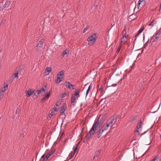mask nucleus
I'll use <instances>...</instances> for the list:
<instances>
[{
  "instance_id": "obj_8",
  "label": "nucleus",
  "mask_w": 161,
  "mask_h": 161,
  "mask_svg": "<svg viewBox=\"0 0 161 161\" xmlns=\"http://www.w3.org/2000/svg\"><path fill=\"white\" fill-rule=\"evenodd\" d=\"M34 92V90L30 89L27 92L26 95L28 97H30L33 94Z\"/></svg>"
},
{
  "instance_id": "obj_40",
  "label": "nucleus",
  "mask_w": 161,
  "mask_h": 161,
  "mask_svg": "<svg viewBox=\"0 0 161 161\" xmlns=\"http://www.w3.org/2000/svg\"><path fill=\"white\" fill-rule=\"evenodd\" d=\"M64 133H62L61 135L60 138H59V140H62V138L64 137Z\"/></svg>"
},
{
  "instance_id": "obj_63",
  "label": "nucleus",
  "mask_w": 161,
  "mask_h": 161,
  "mask_svg": "<svg viewBox=\"0 0 161 161\" xmlns=\"http://www.w3.org/2000/svg\"><path fill=\"white\" fill-rule=\"evenodd\" d=\"M130 1H131L132 0H129Z\"/></svg>"
},
{
  "instance_id": "obj_16",
  "label": "nucleus",
  "mask_w": 161,
  "mask_h": 161,
  "mask_svg": "<svg viewBox=\"0 0 161 161\" xmlns=\"http://www.w3.org/2000/svg\"><path fill=\"white\" fill-rule=\"evenodd\" d=\"M11 3L10 1H6L4 4L3 6L4 8H5L8 7L9 5Z\"/></svg>"
},
{
  "instance_id": "obj_34",
  "label": "nucleus",
  "mask_w": 161,
  "mask_h": 161,
  "mask_svg": "<svg viewBox=\"0 0 161 161\" xmlns=\"http://www.w3.org/2000/svg\"><path fill=\"white\" fill-rule=\"evenodd\" d=\"M136 116H134L132 117V119H131L130 120V122H133L136 119Z\"/></svg>"
},
{
  "instance_id": "obj_37",
  "label": "nucleus",
  "mask_w": 161,
  "mask_h": 161,
  "mask_svg": "<svg viewBox=\"0 0 161 161\" xmlns=\"http://www.w3.org/2000/svg\"><path fill=\"white\" fill-rule=\"evenodd\" d=\"M108 123L107 124H108V125H109L112 124L113 122L112 121V120H110V119H109L108 120Z\"/></svg>"
},
{
  "instance_id": "obj_61",
  "label": "nucleus",
  "mask_w": 161,
  "mask_h": 161,
  "mask_svg": "<svg viewBox=\"0 0 161 161\" xmlns=\"http://www.w3.org/2000/svg\"><path fill=\"white\" fill-rule=\"evenodd\" d=\"M160 138H161V135H160Z\"/></svg>"
},
{
  "instance_id": "obj_31",
  "label": "nucleus",
  "mask_w": 161,
  "mask_h": 161,
  "mask_svg": "<svg viewBox=\"0 0 161 161\" xmlns=\"http://www.w3.org/2000/svg\"><path fill=\"white\" fill-rule=\"evenodd\" d=\"M136 16V15L135 14H132L130 15L129 16V17L130 18V19H132V20H134L135 19V18H133V17L134 16Z\"/></svg>"
},
{
  "instance_id": "obj_56",
  "label": "nucleus",
  "mask_w": 161,
  "mask_h": 161,
  "mask_svg": "<svg viewBox=\"0 0 161 161\" xmlns=\"http://www.w3.org/2000/svg\"><path fill=\"white\" fill-rule=\"evenodd\" d=\"M45 156V154H43L41 157V158H44Z\"/></svg>"
},
{
  "instance_id": "obj_23",
  "label": "nucleus",
  "mask_w": 161,
  "mask_h": 161,
  "mask_svg": "<svg viewBox=\"0 0 161 161\" xmlns=\"http://www.w3.org/2000/svg\"><path fill=\"white\" fill-rule=\"evenodd\" d=\"M158 34L157 35V34H155V37L154 38H153L152 39V40L153 39L152 41L153 42H154L155 41H156L157 40H158Z\"/></svg>"
},
{
  "instance_id": "obj_45",
  "label": "nucleus",
  "mask_w": 161,
  "mask_h": 161,
  "mask_svg": "<svg viewBox=\"0 0 161 161\" xmlns=\"http://www.w3.org/2000/svg\"><path fill=\"white\" fill-rule=\"evenodd\" d=\"M77 149V147H75L74 148V149H73V150H74L73 154H75V151H76Z\"/></svg>"
},
{
  "instance_id": "obj_50",
  "label": "nucleus",
  "mask_w": 161,
  "mask_h": 161,
  "mask_svg": "<svg viewBox=\"0 0 161 161\" xmlns=\"http://www.w3.org/2000/svg\"><path fill=\"white\" fill-rule=\"evenodd\" d=\"M148 131V130H147V131L144 132L143 133L140 134V135L141 136H142V135H143V134H145Z\"/></svg>"
},
{
  "instance_id": "obj_39",
  "label": "nucleus",
  "mask_w": 161,
  "mask_h": 161,
  "mask_svg": "<svg viewBox=\"0 0 161 161\" xmlns=\"http://www.w3.org/2000/svg\"><path fill=\"white\" fill-rule=\"evenodd\" d=\"M116 119V117L112 116L110 119L111 120H112V121L113 122L115 119Z\"/></svg>"
},
{
  "instance_id": "obj_3",
  "label": "nucleus",
  "mask_w": 161,
  "mask_h": 161,
  "mask_svg": "<svg viewBox=\"0 0 161 161\" xmlns=\"http://www.w3.org/2000/svg\"><path fill=\"white\" fill-rule=\"evenodd\" d=\"M97 37L96 35V34L94 33L91 36H90L87 39V41L88 42H91L90 43H89L88 45L90 46L92 45L96 42V38Z\"/></svg>"
},
{
  "instance_id": "obj_38",
  "label": "nucleus",
  "mask_w": 161,
  "mask_h": 161,
  "mask_svg": "<svg viewBox=\"0 0 161 161\" xmlns=\"http://www.w3.org/2000/svg\"><path fill=\"white\" fill-rule=\"evenodd\" d=\"M68 94V93H63L62 94V97L63 98V97H66L67 96V94Z\"/></svg>"
},
{
  "instance_id": "obj_28",
  "label": "nucleus",
  "mask_w": 161,
  "mask_h": 161,
  "mask_svg": "<svg viewBox=\"0 0 161 161\" xmlns=\"http://www.w3.org/2000/svg\"><path fill=\"white\" fill-rule=\"evenodd\" d=\"M68 52V51L67 49H66L65 50H64L62 53V56H64L65 55L67 54V52Z\"/></svg>"
},
{
  "instance_id": "obj_59",
  "label": "nucleus",
  "mask_w": 161,
  "mask_h": 161,
  "mask_svg": "<svg viewBox=\"0 0 161 161\" xmlns=\"http://www.w3.org/2000/svg\"><path fill=\"white\" fill-rule=\"evenodd\" d=\"M1 23H2V22H0V25H1Z\"/></svg>"
},
{
  "instance_id": "obj_60",
  "label": "nucleus",
  "mask_w": 161,
  "mask_h": 161,
  "mask_svg": "<svg viewBox=\"0 0 161 161\" xmlns=\"http://www.w3.org/2000/svg\"><path fill=\"white\" fill-rule=\"evenodd\" d=\"M115 42H117V41L116 40H115Z\"/></svg>"
},
{
  "instance_id": "obj_5",
  "label": "nucleus",
  "mask_w": 161,
  "mask_h": 161,
  "mask_svg": "<svg viewBox=\"0 0 161 161\" xmlns=\"http://www.w3.org/2000/svg\"><path fill=\"white\" fill-rule=\"evenodd\" d=\"M142 120L141 119L140 120V121L139 123L138 124V125L137 126V129L136 131V132L135 133V135H140V133L139 132V130L140 128H141L142 127Z\"/></svg>"
},
{
  "instance_id": "obj_14",
  "label": "nucleus",
  "mask_w": 161,
  "mask_h": 161,
  "mask_svg": "<svg viewBox=\"0 0 161 161\" xmlns=\"http://www.w3.org/2000/svg\"><path fill=\"white\" fill-rule=\"evenodd\" d=\"M79 90H77L75 92V94H73L72 95H73L74 97H75V96H76L78 98L80 96L79 95Z\"/></svg>"
},
{
  "instance_id": "obj_32",
  "label": "nucleus",
  "mask_w": 161,
  "mask_h": 161,
  "mask_svg": "<svg viewBox=\"0 0 161 161\" xmlns=\"http://www.w3.org/2000/svg\"><path fill=\"white\" fill-rule=\"evenodd\" d=\"M158 157L156 156L154 158H153V159H152L151 161H158Z\"/></svg>"
},
{
  "instance_id": "obj_2",
  "label": "nucleus",
  "mask_w": 161,
  "mask_h": 161,
  "mask_svg": "<svg viewBox=\"0 0 161 161\" xmlns=\"http://www.w3.org/2000/svg\"><path fill=\"white\" fill-rule=\"evenodd\" d=\"M97 130L95 128L94 126H92L88 133L83 139V142L84 143L86 142L88 139L91 137L92 135H93L95 133H97V131H96Z\"/></svg>"
},
{
  "instance_id": "obj_6",
  "label": "nucleus",
  "mask_w": 161,
  "mask_h": 161,
  "mask_svg": "<svg viewBox=\"0 0 161 161\" xmlns=\"http://www.w3.org/2000/svg\"><path fill=\"white\" fill-rule=\"evenodd\" d=\"M51 95V93L49 92L48 93L46 94L41 101V103H42L46 99H48Z\"/></svg>"
},
{
  "instance_id": "obj_33",
  "label": "nucleus",
  "mask_w": 161,
  "mask_h": 161,
  "mask_svg": "<svg viewBox=\"0 0 161 161\" xmlns=\"http://www.w3.org/2000/svg\"><path fill=\"white\" fill-rule=\"evenodd\" d=\"M4 95L3 92H0V101L1 100L2 98L3 97Z\"/></svg>"
},
{
  "instance_id": "obj_46",
  "label": "nucleus",
  "mask_w": 161,
  "mask_h": 161,
  "mask_svg": "<svg viewBox=\"0 0 161 161\" xmlns=\"http://www.w3.org/2000/svg\"><path fill=\"white\" fill-rule=\"evenodd\" d=\"M18 72H16L14 74V75L15 77H18Z\"/></svg>"
},
{
  "instance_id": "obj_36",
  "label": "nucleus",
  "mask_w": 161,
  "mask_h": 161,
  "mask_svg": "<svg viewBox=\"0 0 161 161\" xmlns=\"http://www.w3.org/2000/svg\"><path fill=\"white\" fill-rule=\"evenodd\" d=\"M144 29V27H143L142 28H141L140 29L139 31H138V34H140L141 33H142V31H143Z\"/></svg>"
},
{
  "instance_id": "obj_18",
  "label": "nucleus",
  "mask_w": 161,
  "mask_h": 161,
  "mask_svg": "<svg viewBox=\"0 0 161 161\" xmlns=\"http://www.w3.org/2000/svg\"><path fill=\"white\" fill-rule=\"evenodd\" d=\"M128 37V36L127 35H124V36L121 39V41H120L121 43H122L123 42H124V43H125V42H126V40H123V39H124L125 38L127 39Z\"/></svg>"
},
{
  "instance_id": "obj_35",
  "label": "nucleus",
  "mask_w": 161,
  "mask_h": 161,
  "mask_svg": "<svg viewBox=\"0 0 161 161\" xmlns=\"http://www.w3.org/2000/svg\"><path fill=\"white\" fill-rule=\"evenodd\" d=\"M89 28V26H87L83 30V33H85Z\"/></svg>"
},
{
  "instance_id": "obj_58",
  "label": "nucleus",
  "mask_w": 161,
  "mask_h": 161,
  "mask_svg": "<svg viewBox=\"0 0 161 161\" xmlns=\"http://www.w3.org/2000/svg\"><path fill=\"white\" fill-rule=\"evenodd\" d=\"M18 110H19V109H18V108H17L16 110V114L17 113V112L18 111Z\"/></svg>"
},
{
  "instance_id": "obj_53",
  "label": "nucleus",
  "mask_w": 161,
  "mask_h": 161,
  "mask_svg": "<svg viewBox=\"0 0 161 161\" xmlns=\"http://www.w3.org/2000/svg\"><path fill=\"white\" fill-rule=\"evenodd\" d=\"M79 143H80V142H78L76 144V147H78V145H79Z\"/></svg>"
},
{
  "instance_id": "obj_41",
  "label": "nucleus",
  "mask_w": 161,
  "mask_h": 161,
  "mask_svg": "<svg viewBox=\"0 0 161 161\" xmlns=\"http://www.w3.org/2000/svg\"><path fill=\"white\" fill-rule=\"evenodd\" d=\"M53 111H52L51 113L49 115V116L50 117H51L53 115V114L54 113V112H53Z\"/></svg>"
},
{
  "instance_id": "obj_49",
  "label": "nucleus",
  "mask_w": 161,
  "mask_h": 161,
  "mask_svg": "<svg viewBox=\"0 0 161 161\" xmlns=\"http://www.w3.org/2000/svg\"><path fill=\"white\" fill-rule=\"evenodd\" d=\"M139 34H138V32L137 34H136L135 35V36L136 37V38H135V40H134V41H135L136 40V37L138 36L139 35Z\"/></svg>"
},
{
  "instance_id": "obj_13",
  "label": "nucleus",
  "mask_w": 161,
  "mask_h": 161,
  "mask_svg": "<svg viewBox=\"0 0 161 161\" xmlns=\"http://www.w3.org/2000/svg\"><path fill=\"white\" fill-rule=\"evenodd\" d=\"M104 131L101 128L100 131H99L98 133L97 134V137L98 138H99L101 136L102 134L103 133Z\"/></svg>"
},
{
  "instance_id": "obj_54",
  "label": "nucleus",
  "mask_w": 161,
  "mask_h": 161,
  "mask_svg": "<svg viewBox=\"0 0 161 161\" xmlns=\"http://www.w3.org/2000/svg\"><path fill=\"white\" fill-rule=\"evenodd\" d=\"M117 86V84H114L112 85V86Z\"/></svg>"
},
{
  "instance_id": "obj_29",
  "label": "nucleus",
  "mask_w": 161,
  "mask_h": 161,
  "mask_svg": "<svg viewBox=\"0 0 161 161\" xmlns=\"http://www.w3.org/2000/svg\"><path fill=\"white\" fill-rule=\"evenodd\" d=\"M92 86V84H91L89 86L88 89L87 90V91L86 92V96L87 95L88 92L89 91V90H90L91 87Z\"/></svg>"
},
{
  "instance_id": "obj_44",
  "label": "nucleus",
  "mask_w": 161,
  "mask_h": 161,
  "mask_svg": "<svg viewBox=\"0 0 161 161\" xmlns=\"http://www.w3.org/2000/svg\"><path fill=\"white\" fill-rule=\"evenodd\" d=\"M60 104L61 103L60 102L57 101L56 103V106H59L60 105Z\"/></svg>"
},
{
  "instance_id": "obj_15",
  "label": "nucleus",
  "mask_w": 161,
  "mask_h": 161,
  "mask_svg": "<svg viewBox=\"0 0 161 161\" xmlns=\"http://www.w3.org/2000/svg\"><path fill=\"white\" fill-rule=\"evenodd\" d=\"M100 152L99 150L98 151H97V152H96L95 153V154L94 157V158H93V160H95V158L96 157H98V156L100 155Z\"/></svg>"
},
{
  "instance_id": "obj_30",
  "label": "nucleus",
  "mask_w": 161,
  "mask_h": 161,
  "mask_svg": "<svg viewBox=\"0 0 161 161\" xmlns=\"http://www.w3.org/2000/svg\"><path fill=\"white\" fill-rule=\"evenodd\" d=\"M49 157V155L47 154L46 156V158H44L42 161H47Z\"/></svg>"
},
{
  "instance_id": "obj_62",
  "label": "nucleus",
  "mask_w": 161,
  "mask_h": 161,
  "mask_svg": "<svg viewBox=\"0 0 161 161\" xmlns=\"http://www.w3.org/2000/svg\"><path fill=\"white\" fill-rule=\"evenodd\" d=\"M1 65H0V69H1Z\"/></svg>"
},
{
  "instance_id": "obj_42",
  "label": "nucleus",
  "mask_w": 161,
  "mask_h": 161,
  "mask_svg": "<svg viewBox=\"0 0 161 161\" xmlns=\"http://www.w3.org/2000/svg\"><path fill=\"white\" fill-rule=\"evenodd\" d=\"M40 90L41 92L42 91H43L44 93L46 92V90L43 87L40 90Z\"/></svg>"
},
{
  "instance_id": "obj_11",
  "label": "nucleus",
  "mask_w": 161,
  "mask_h": 161,
  "mask_svg": "<svg viewBox=\"0 0 161 161\" xmlns=\"http://www.w3.org/2000/svg\"><path fill=\"white\" fill-rule=\"evenodd\" d=\"M40 92H41L40 90H37L36 91V93L33 95V97L34 99L38 97V94H39V93Z\"/></svg>"
},
{
  "instance_id": "obj_21",
  "label": "nucleus",
  "mask_w": 161,
  "mask_h": 161,
  "mask_svg": "<svg viewBox=\"0 0 161 161\" xmlns=\"http://www.w3.org/2000/svg\"><path fill=\"white\" fill-rule=\"evenodd\" d=\"M109 127V125L108 124H106V125H104L102 128V129L104 131L106 130Z\"/></svg>"
},
{
  "instance_id": "obj_20",
  "label": "nucleus",
  "mask_w": 161,
  "mask_h": 161,
  "mask_svg": "<svg viewBox=\"0 0 161 161\" xmlns=\"http://www.w3.org/2000/svg\"><path fill=\"white\" fill-rule=\"evenodd\" d=\"M157 23L156 21H155L154 19H153L152 21L151 22V23L149 24V26H153L154 24H156Z\"/></svg>"
},
{
  "instance_id": "obj_25",
  "label": "nucleus",
  "mask_w": 161,
  "mask_h": 161,
  "mask_svg": "<svg viewBox=\"0 0 161 161\" xmlns=\"http://www.w3.org/2000/svg\"><path fill=\"white\" fill-rule=\"evenodd\" d=\"M5 8L3 7H0V14L3 13L4 11Z\"/></svg>"
},
{
  "instance_id": "obj_55",
  "label": "nucleus",
  "mask_w": 161,
  "mask_h": 161,
  "mask_svg": "<svg viewBox=\"0 0 161 161\" xmlns=\"http://www.w3.org/2000/svg\"><path fill=\"white\" fill-rule=\"evenodd\" d=\"M99 91H101V92H102L103 91V89L102 88H100V89H99Z\"/></svg>"
},
{
  "instance_id": "obj_57",
  "label": "nucleus",
  "mask_w": 161,
  "mask_h": 161,
  "mask_svg": "<svg viewBox=\"0 0 161 161\" xmlns=\"http://www.w3.org/2000/svg\"><path fill=\"white\" fill-rule=\"evenodd\" d=\"M24 133H23V134H21V135H20V136L21 137H23L24 136Z\"/></svg>"
},
{
  "instance_id": "obj_12",
  "label": "nucleus",
  "mask_w": 161,
  "mask_h": 161,
  "mask_svg": "<svg viewBox=\"0 0 161 161\" xmlns=\"http://www.w3.org/2000/svg\"><path fill=\"white\" fill-rule=\"evenodd\" d=\"M66 106H63L61 108V109L60 110V115H63L64 113L66 110Z\"/></svg>"
},
{
  "instance_id": "obj_43",
  "label": "nucleus",
  "mask_w": 161,
  "mask_h": 161,
  "mask_svg": "<svg viewBox=\"0 0 161 161\" xmlns=\"http://www.w3.org/2000/svg\"><path fill=\"white\" fill-rule=\"evenodd\" d=\"M75 86L74 85H72L71 84V85L70 86V88H69L70 89H74V87Z\"/></svg>"
},
{
  "instance_id": "obj_1",
  "label": "nucleus",
  "mask_w": 161,
  "mask_h": 161,
  "mask_svg": "<svg viewBox=\"0 0 161 161\" xmlns=\"http://www.w3.org/2000/svg\"><path fill=\"white\" fill-rule=\"evenodd\" d=\"M105 119V116H103L99 120V119L97 120H95L92 126L97 130L98 129L102 126L103 124Z\"/></svg>"
},
{
  "instance_id": "obj_26",
  "label": "nucleus",
  "mask_w": 161,
  "mask_h": 161,
  "mask_svg": "<svg viewBox=\"0 0 161 161\" xmlns=\"http://www.w3.org/2000/svg\"><path fill=\"white\" fill-rule=\"evenodd\" d=\"M144 2L145 0H139L138 2V5L139 6V5L140 4H143L144 3Z\"/></svg>"
},
{
  "instance_id": "obj_7",
  "label": "nucleus",
  "mask_w": 161,
  "mask_h": 161,
  "mask_svg": "<svg viewBox=\"0 0 161 161\" xmlns=\"http://www.w3.org/2000/svg\"><path fill=\"white\" fill-rule=\"evenodd\" d=\"M71 103L73 106L75 105V103H76V100L75 97H74L72 95L71 99Z\"/></svg>"
},
{
  "instance_id": "obj_22",
  "label": "nucleus",
  "mask_w": 161,
  "mask_h": 161,
  "mask_svg": "<svg viewBox=\"0 0 161 161\" xmlns=\"http://www.w3.org/2000/svg\"><path fill=\"white\" fill-rule=\"evenodd\" d=\"M51 68L50 67H47L45 69V71L47 72L46 75H48L49 72H51Z\"/></svg>"
},
{
  "instance_id": "obj_51",
  "label": "nucleus",
  "mask_w": 161,
  "mask_h": 161,
  "mask_svg": "<svg viewBox=\"0 0 161 161\" xmlns=\"http://www.w3.org/2000/svg\"><path fill=\"white\" fill-rule=\"evenodd\" d=\"M148 131V130H147V131L144 132L143 133L140 134V135L141 136H142V135H143V134H145Z\"/></svg>"
},
{
  "instance_id": "obj_47",
  "label": "nucleus",
  "mask_w": 161,
  "mask_h": 161,
  "mask_svg": "<svg viewBox=\"0 0 161 161\" xmlns=\"http://www.w3.org/2000/svg\"><path fill=\"white\" fill-rule=\"evenodd\" d=\"M53 110H53L52 111H53V112H54L55 113V112L57 111V108L55 107H54L53 109Z\"/></svg>"
},
{
  "instance_id": "obj_52",
  "label": "nucleus",
  "mask_w": 161,
  "mask_h": 161,
  "mask_svg": "<svg viewBox=\"0 0 161 161\" xmlns=\"http://www.w3.org/2000/svg\"><path fill=\"white\" fill-rule=\"evenodd\" d=\"M74 154H73V152H72V154H71V158H70V159H71L73 157V156H74Z\"/></svg>"
},
{
  "instance_id": "obj_17",
  "label": "nucleus",
  "mask_w": 161,
  "mask_h": 161,
  "mask_svg": "<svg viewBox=\"0 0 161 161\" xmlns=\"http://www.w3.org/2000/svg\"><path fill=\"white\" fill-rule=\"evenodd\" d=\"M62 81V80L60 79V77L59 76H57V79L55 80V83L56 84H58Z\"/></svg>"
},
{
  "instance_id": "obj_24",
  "label": "nucleus",
  "mask_w": 161,
  "mask_h": 161,
  "mask_svg": "<svg viewBox=\"0 0 161 161\" xmlns=\"http://www.w3.org/2000/svg\"><path fill=\"white\" fill-rule=\"evenodd\" d=\"M122 43L120 42V43H119V46L117 50V51H116V53H118L120 51V49L121 47Z\"/></svg>"
},
{
  "instance_id": "obj_4",
  "label": "nucleus",
  "mask_w": 161,
  "mask_h": 161,
  "mask_svg": "<svg viewBox=\"0 0 161 161\" xmlns=\"http://www.w3.org/2000/svg\"><path fill=\"white\" fill-rule=\"evenodd\" d=\"M44 42V40L43 39H41L39 41L36 47V49L37 51H41L42 49L43 44Z\"/></svg>"
},
{
  "instance_id": "obj_9",
  "label": "nucleus",
  "mask_w": 161,
  "mask_h": 161,
  "mask_svg": "<svg viewBox=\"0 0 161 161\" xmlns=\"http://www.w3.org/2000/svg\"><path fill=\"white\" fill-rule=\"evenodd\" d=\"M8 85L6 84L5 86H4L3 87L1 88L0 91V92H4L5 91H6L8 89Z\"/></svg>"
},
{
  "instance_id": "obj_27",
  "label": "nucleus",
  "mask_w": 161,
  "mask_h": 161,
  "mask_svg": "<svg viewBox=\"0 0 161 161\" xmlns=\"http://www.w3.org/2000/svg\"><path fill=\"white\" fill-rule=\"evenodd\" d=\"M55 149H53L49 153H48V155H49V156L50 157L55 152Z\"/></svg>"
},
{
  "instance_id": "obj_48",
  "label": "nucleus",
  "mask_w": 161,
  "mask_h": 161,
  "mask_svg": "<svg viewBox=\"0 0 161 161\" xmlns=\"http://www.w3.org/2000/svg\"><path fill=\"white\" fill-rule=\"evenodd\" d=\"M147 42L144 45V46H143V47H144V48H145L147 46Z\"/></svg>"
},
{
  "instance_id": "obj_19",
  "label": "nucleus",
  "mask_w": 161,
  "mask_h": 161,
  "mask_svg": "<svg viewBox=\"0 0 161 161\" xmlns=\"http://www.w3.org/2000/svg\"><path fill=\"white\" fill-rule=\"evenodd\" d=\"M64 85L66 87L70 88V86L71 85V84L69 82L66 81L64 83Z\"/></svg>"
},
{
  "instance_id": "obj_10",
  "label": "nucleus",
  "mask_w": 161,
  "mask_h": 161,
  "mask_svg": "<svg viewBox=\"0 0 161 161\" xmlns=\"http://www.w3.org/2000/svg\"><path fill=\"white\" fill-rule=\"evenodd\" d=\"M64 76V71L63 70L61 71L58 73V74L57 75V76H61L60 78L61 79H63V77Z\"/></svg>"
}]
</instances>
